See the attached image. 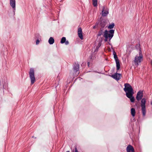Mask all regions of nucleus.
Returning <instances> with one entry per match:
<instances>
[{"label":"nucleus","mask_w":152,"mask_h":152,"mask_svg":"<svg viewBox=\"0 0 152 152\" xmlns=\"http://www.w3.org/2000/svg\"><path fill=\"white\" fill-rule=\"evenodd\" d=\"M114 31L115 30L113 29H110L108 31L107 30H104L102 28H100L97 35L98 36L102 35L105 38L104 41L105 42H107L108 40L110 41L114 36Z\"/></svg>","instance_id":"1"},{"label":"nucleus","mask_w":152,"mask_h":152,"mask_svg":"<svg viewBox=\"0 0 152 152\" xmlns=\"http://www.w3.org/2000/svg\"><path fill=\"white\" fill-rule=\"evenodd\" d=\"M124 86V90L126 93V96L130 99L132 102H134L135 99L134 97L133 96L134 92L132 86L128 83L125 84Z\"/></svg>","instance_id":"2"},{"label":"nucleus","mask_w":152,"mask_h":152,"mask_svg":"<svg viewBox=\"0 0 152 152\" xmlns=\"http://www.w3.org/2000/svg\"><path fill=\"white\" fill-rule=\"evenodd\" d=\"M143 59V56L141 50H140L139 52V56L138 55H136L134 60V63L135 65L137 66L139 65V64L142 61Z\"/></svg>","instance_id":"3"},{"label":"nucleus","mask_w":152,"mask_h":152,"mask_svg":"<svg viewBox=\"0 0 152 152\" xmlns=\"http://www.w3.org/2000/svg\"><path fill=\"white\" fill-rule=\"evenodd\" d=\"M145 104L146 99L145 98H143L142 99L141 104L142 113L143 116H145L146 113Z\"/></svg>","instance_id":"4"},{"label":"nucleus","mask_w":152,"mask_h":152,"mask_svg":"<svg viewBox=\"0 0 152 152\" xmlns=\"http://www.w3.org/2000/svg\"><path fill=\"white\" fill-rule=\"evenodd\" d=\"M29 77L31 80V83L33 84L35 81L34 76V70L33 68H31L29 72Z\"/></svg>","instance_id":"5"},{"label":"nucleus","mask_w":152,"mask_h":152,"mask_svg":"<svg viewBox=\"0 0 152 152\" xmlns=\"http://www.w3.org/2000/svg\"><path fill=\"white\" fill-rule=\"evenodd\" d=\"M109 13V10L108 9L106 8L105 9V7L103 6V7L102 10V16L105 17Z\"/></svg>","instance_id":"6"},{"label":"nucleus","mask_w":152,"mask_h":152,"mask_svg":"<svg viewBox=\"0 0 152 152\" xmlns=\"http://www.w3.org/2000/svg\"><path fill=\"white\" fill-rule=\"evenodd\" d=\"M121 74L116 72L113 75H112L111 77L116 80H118L121 79Z\"/></svg>","instance_id":"7"},{"label":"nucleus","mask_w":152,"mask_h":152,"mask_svg":"<svg viewBox=\"0 0 152 152\" xmlns=\"http://www.w3.org/2000/svg\"><path fill=\"white\" fill-rule=\"evenodd\" d=\"M10 4L13 9V11L15 13L16 10L15 0H10Z\"/></svg>","instance_id":"8"},{"label":"nucleus","mask_w":152,"mask_h":152,"mask_svg":"<svg viewBox=\"0 0 152 152\" xmlns=\"http://www.w3.org/2000/svg\"><path fill=\"white\" fill-rule=\"evenodd\" d=\"M143 97V93L142 91H138L137 94L136 99L138 101L140 100Z\"/></svg>","instance_id":"9"},{"label":"nucleus","mask_w":152,"mask_h":152,"mask_svg":"<svg viewBox=\"0 0 152 152\" xmlns=\"http://www.w3.org/2000/svg\"><path fill=\"white\" fill-rule=\"evenodd\" d=\"M127 152H134V150L133 147L131 145H129L126 148Z\"/></svg>","instance_id":"10"},{"label":"nucleus","mask_w":152,"mask_h":152,"mask_svg":"<svg viewBox=\"0 0 152 152\" xmlns=\"http://www.w3.org/2000/svg\"><path fill=\"white\" fill-rule=\"evenodd\" d=\"M78 37L81 39H83L82 29L80 27L78 28Z\"/></svg>","instance_id":"11"},{"label":"nucleus","mask_w":152,"mask_h":152,"mask_svg":"<svg viewBox=\"0 0 152 152\" xmlns=\"http://www.w3.org/2000/svg\"><path fill=\"white\" fill-rule=\"evenodd\" d=\"M79 69V65L77 64H75L73 66V69L74 71L76 73V72L78 71Z\"/></svg>","instance_id":"12"},{"label":"nucleus","mask_w":152,"mask_h":152,"mask_svg":"<svg viewBox=\"0 0 152 152\" xmlns=\"http://www.w3.org/2000/svg\"><path fill=\"white\" fill-rule=\"evenodd\" d=\"M60 43L61 44H63L64 43H65V44L66 45H68L69 44V42L67 40H66V37H62V38L61 39Z\"/></svg>","instance_id":"13"},{"label":"nucleus","mask_w":152,"mask_h":152,"mask_svg":"<svg viewBox=\"0 0 152 152\" xmlns=\"http://www.w3.org/2000/svg\"><path fill=\"white\" fill-rule=\"evenodd\" d=\"M105 22L104 21H101L100 24V26L101 27L100 28L104 29V28H105Z\"/></svg>","instance_id":"14"},{"label":"nucleus","mask_w":152,"mask_h":152,"mask_svg":"<svg viewBox=\"0 0 152 152\" xmlns=\"http://www.w3.org/2000/svg\"><path fill=\"white\" fill-rule=\"evenodd\" d=\"M135 110L134 108H132L131 110V113L132 116L133 117H134L135 115Z\"/></svg>","instance_id":"15"},{"label":"nucleus","mask_w":152,"mask_h":152,"mask_svg":"<svg viewBox=\"0 0 152 152\" xmlns=\"http://www.w3.org/2000/svg\"><path fill=\"white\" fill-rule=\"evenodd\" d=\"M54 42V39L52 37H50L49 39L48 40V42L50 45L53 44Z\"/></svg>","instance_id":"16"},{"label":"nucleus","mask_w":152,"mask_h":152,"mask_svg":"<svg viewBox=\"0 0 152 152\" xmlns=\"http://www.w3.org/2000/svg\"><path fill=\"white\" fill-rule=\"evenodd\" d=\"M113 55L114 58L115 60V62L117 61H119L118 59V58L117 57V56L116 53H115V51H113Z\"/></svg>","instance_id":"17"},{"label":"nucleus","mask_w":152,"mask_h":152,"mask_svg":"<svg viewBox=\"0 0 152 152\" xmlns=\"http://www.w3.org/2000/svg\"><path fill=\"white\" fill-rule=\"evenodd\" d=\"M115 26V24L114 23H112L111 24H110L108 26L107 28L108 29H112Z\"/></svg>","instance_id":"18"},{"label":"nucleus","mask_w":152,"mask_h":152,"mask_svg":"<svg viewBox=\"0 0 152 152\" xmlns=\"http://www.w3.org/2000/svg\"><path fill=\"white\" fill-rule=\"evenodd\" d=\"M116 64V68L117 70H118L120 68V64L119 63V61H117L115 62Z\"/></svg>","instance_id":"19"},{"label":"nucleus","mask_w":152,"mask_h":152,"mask_svg":"<svg viewBox=\"0 0 152 152\" xmlns=\"http://www.w3.org/2000/svg\"><path fill=\"white\" fill-rule=\"evenodd\" d=\"M93 4L94 7L97 6V0H92Z\"/></svg>","instance_id":"20"},{"label":"nucleus","mask_w":152,"mask_h":152,"mask_svg":"<svg viewBox=\"0 0 152 152\" xmlns=\"http://www.w3.org/2000/svg\"><path fill=\"white\" fill-rule=\"evenodd\" d=\"M101 42H99L98 46L96 47V49L95 50V51H97L98 49L99 48V47L101 46Z\"/></svg>","instance_id":"21"},{"label":"nucleus","mask_w":152,"mask_h":152,"mask_svg":"<svg viewBox=\"0 0 152 152\" xmlns=\"http://www.w3.org/2000/svg\"><path fill=\"white\" fill-rule=\"evenodd\" d=\"M136 48L137 50H139V51L140 50H141V49L140 48V45L139 44V45H137L136 46Z\"/></svg>","instance_id":"22"},{"label":"nucleus","mask_w":152,"mask_h":152,"mask_svg":"<svg viewBox=\"0 0 152 152\" xmlns=\"http://www.w3.org/2000/svg\"><path fill=\"white\" fill-rule=\"evenodd\" d=\"M98 23H96V24H95V26H94L93 27V28L94 29H95L96 28V26H97L98 25Z\"/></svg>","instance_id":"23"},{"label":"nucleus","mask_w":152,"mask_h":152,"mask_svg":"<svg viewBox=\"0 0 152 152\" xmlns=\"http://www.w3.org/2000/svg\"><path fill=\"white\" fill-rule=\"evenodd\" d=\"M39 39H37L36 41V44L37 45H38L39 44Z\"/></svg>","instance_id":"24"},{"label":"nucleus","mask_w":152,"mask_h":152,"mask_svg":"<svg viewBox=\"0 0 152 152\" xmlns=\"http://www.w3.org/2000/svg\"><path fill=\"white\" fill-rule=\"evenodd\" d=\"M75 152H78L76 147L75 148Z\"/></svg>","instance_id":"25"},{"label":"nucleus","mask_w":152,"mask_h":152,"mask_svg":"<svg viewBox=\"0 0 152 152\" xmlns=\"http://www.w3.org/2000/svg\"><path fill=\"white\" fill-rule=\"evenodd\" d=\"M82 79V78H81L80 77L78 78L76 80H80L81 79Z\"/></svg>","instance_id":"26"},{"label":"nucleus","mask_w":152,"mask_h":152,"mask_svg":"<svg viewBox=\"0 0 152 152\" xmlns=\"http://www.w3.org/2000/svg\"><path fill=\"white\" fill-rule=\"evenodd\" d=\"M88 65L89 66V62H88Z\"/></svg>","instance_id":"27"},{"label":"nucleus","mask_w":152,"mask_h":152,"mask_svg":"<svg viewBox=\"0 0 152 152\" xmlns=\"http://www.w3.org/2000/svg\"><path fill=\"white\" fill-rule=\"evenodd\" d=\"M78 74H79V73H77L76 74V75H77Z\"/></svg>","instance_id":"28"},{"label":"nucleus","mask_w":152,"mask_h":152,"mask_svg":"<svg viewBox=\"0 0 152 152\" xmlns=\"http://www.w3.org/2000/svg\"><path fill=\"white\" fill-rule=\"evenodd\" d=\"M66 152H70L69 151H67Z\"/></svg>","instance_id":"29"},{"label":"nucleus","mask_w":152,"mask_h":152,"mask_svg":"<svg viewBox=\"0 0 152 152\" xmlns=\"http://www.w3.org/2000/svg\"><path fill=\"white\" fill-rule=\"evenodd\" d=\"M151 104L152 105V103H151Z\"/></svg>","instance_id":"30"}]
</instances>
